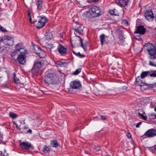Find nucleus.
Segmentation results:
<instances>
[{"mask_svg": "<svg viewBox=\"0 0 156 156\" xmlns=\"http://www.w3.org/2000/svg\"><path fill=\"white\" fill-rule=\"evenodd\" d=\"M27 13L28 16L29 17H31V15H30V12L29 11H27Z\"/></svg>", "mask_w": 156, "mask_h": 156, "instance_id": "52", "label": "nucleus"}, {"mask_svg": "<svg viewBox=\"0 0 156 156\" xmlns=\"http://www.w3.org/2000/svg\"><path fill=\"white\" fill-rule=\"evenodd\" d=\"M70 86L73 89H77L81 87V85L80 81L74 80L71 82Z\"/></svg>", "mask_w": 156, "mask_h": 156, "instance_id": "11", "label": "nucleus"}, {"mask_svg": "<svg viewBox=\"0 0 156 156\" xmlns=\"http://www.w3.org/2000/svg\"><path fill=\"white\" fill-rule=\"evenodd\" d=\"M100 116V117L101 118V119H102V120H107V117H105V116L104 115H101Z\"/></svg>", "mask_w": 156, "mask_h": 156, "instance_id": "43", "label": "nucleus"}, {"mask_svg": "<svg viewBox=\"0 0 156 156\" xmlns=\"http://www.w3.org/2000/svg\"><path fill=\"white\" fill-rule=\"evenodd\" d=\"M110 13L112 15L118 16V14L117 12V10L115 9L111 10L110 11Z\"/></svg>", "mask_w": 156, "mask_h": 156, "instance_id": "31", "label": "nucleus"}, {"mask_svg": "<svg viewBox=\"0 0 156 156\" xmlns=\"http://www.w3.org/2000/svg\"><path fill=\"white\" fill-rule=\"evenodd\" d=\"M154 110L156 112V107L155 108H154Z\"/></svg>", "mask_w": 156, "mask_h": 156, "instance_id": "57", "label": "nucleus"}, {"mask_svg": "<svg viewBox=\"0 0 156 156\" xmlns=\"http://www.w3.org/2000/svg\"><path fill=\"white\" fill-rule=\"evenodd\" d=\"M76 40L70 39V42L72 46H73V43L75 44L76 43Z\"/></svg>", "mask_w": 156, "mask_h": 156, "instance_id": "47", "label": "nucleus"}, {"mask_svg": "<svg viewBox=\"0 0 156 156\" xmlns=\"http://www.w3.org/2000/svg\"><path fill=\"white\" fill-rule=\"evenodd\" d=\"M141 117L144 120L146 121L147 120V116H144V115H142Z\"/></svg>", "mask_w": 156, "mask_h": 156, "instance_id": "50", "label": "nucleus"}, {"mask_svg": "<svg viewBox=\"0 0 156 156\" xmlns=\"http://www.w3.org/2000/svg\"><path fill=\"white\" fill-rule=\"evenodd\" d=\"M155 47H156V43H155Z\"/></svg>", "mask_w": 156, "mask_h": 156, "instance_id": "58", "label": "nucleus"}, {"mask_svg": "<svg viewBox=\"0 0 156 156\" xmlns=\"http://www.w3.org/2000/svg\"><path fill=\"white\" fill-rule=\"evenodd\" d=\"M47 18L44 16H38L34 19L33 23L35 27L38 29L43 27L47 22Z\"/></svg>", "mask_w": 156, "mask_h": 156, "instance_id": "2", "label": "nucleus"}, {"mask_svg": "<svg viewBox=\"0 0 156 156\" xmlns=\"http://www.w3.org/2000/svg\"><path fill=\"white\" fill-rule=\"evenodd\" d=\"M18 51L16 50L12 52L11 54V55L12 58H14V59L15 58V56L17 55Z\"/></svg>", "mask_w": 156, "mask_h": 156, "instance_id": "32", "label": "nucleus"}, {"mask_svg": "<svg viewBox=\"0 0 156 156\" xmlns=\"http://www.w3.org/2000/svg\"><path fill=\"white\" fill-rule=\"evenodd\" d=\"M50 71L49 70L46 72L45 73V76L55 80V75L54 73L50 72Z\"/></svg>", "mask_w": 156, "mask_h": 156, "instance_id": "20", "label": "nucleus"}, {"mask_svg": "<svg viewBox=\"0 0 156 156\" xmlns=\"http://www.w3.org/2000/svg\"><path fill=\"white\" fill-rule=\"evenodd\" d=\"M156 136V129H151L148 130L142 136L144 138L152 137Z\"/></svg>", "mask_w": 156, "mask_h": 156, "instance_id": "6", "label": "nucleus"}, {"mask_svg": "<svg viewBox=\"0 0 156 156\" xmlns=\"http://www.w3.org/2000/svg\"><path fill=\"white\" fill-rule=\"evenodd\" d=\"M57 49L59 52L62 55H64L67 54V48L61 44H59Z\"/></svg>", "mask_w": 156, "mask_h": 156, "instance_id": "13", "label": "nucleus"}, {"mask_svg": "<svg viewBox=\"0 0 156 156\" xmlns=\"http://www.w3.org/2000/svg\"><path fill=\"white\" fill-rule=\"evenodd\" d=\"M149 71V76L151 77H156V70L154 71L150 70Z\"/></svg>", "mask_w": 156, "mask_h": 156, "instance_id": "29", "label": "nucleus"}, {"mask_svg": "<svg viewBox=\"0 0 156 156\" xmlns=\"http://www.w3.org/2000/svg\"><path fill=\"white\" fill-rule=\"evenodd\" d=\"M146 18L149 21H152L154 20V16L152 10H146L144 13Z\"/></svg>", "mask_w": 156, "mask_h": 156, "instance_id": "9", "label": "nucleus"}, {"mask_svg": "<svg viewBox=\"0 0 156 156\" xmlns=\"http://www.w3.org/2000/svg\"><path fill=\"white\" fill-rule=\"evenodd\" d=\"M94 149L97 151H99L101 150V148L100 147L97 146L96 145L94 146Z\"/></svg>", "mask_w": 156, "mask_h": 156, "instance_id": "44", "label": "nucleus"}, {"mask_svg": "<svg viewBox=\"0 0 156 156\" xmlns=\"http://www.w3.org/2000/svg\"><path fill=\"white\" fill-rule=\"evenodd\" d=\"M43 1L41 0H38L36 3L37 5V9L40 11L42 8Z\"/></svg>", "mask_w": 156, "mask_h": 156, "instance_id": "25", "label": "nucleus"}, {"mask_svg": "<svg viewBox=\"0 0 156 156\" xmlns=\"http://www.w3.org/2000/svg\"><path fill=\"white\" fill-rule=\"evenodd\" d=\"M3 134L0 131V141L2 140L3 139Z\"/></svg>", "mask_w": 156, "mask_h": 156, "instance_id": "46", "label": "nucleus"}, {"mask_svg": "<svg viewBox=\"0 0 156 156\" xmlns=\"http://www.w3.org/2000/svg\"><path fill=\"white\" fill-rule=\"evenodd\" d=\"M2 143V142H0V144H1Z\"/></svg>", "mask_w": 156, "mask_h": 156, "instance_id": "60", "label": "nucleus"}, {"mask_svg": "<svg viewBox=\"0 0 156 156\" xmlns=\"http://www.w3.org/2000/svg\"><path fill=\"white\" fill-rule=\"evenodd\" d=\"M21 53L19 55V56L17 58V59L19 63L22 65H24L26 63V52L23 51L22 53L21 51L20 52Z\"/></svg>", "mask_w": 156, "mask_h": 156, "instance_id": "10", "label": "nucleus"}, {"mask_svg": "<svg viewBox=\"0 0 156 156\" xmlns=\"http://www.w3.org/2000/svg\"><path fill=\"white\" fill-rule=\"evenodd\" d=\"M77 56L83 58L85 57V55L83 54H81L80 52L77 53Z\"/></svg>", "mask_w": 156, "mask_h": 156, "instance_id": "41", "label": "nucleus"}, {"mask_svg": "<svg viewBox=\"0 0 156 156\" xmlns=\"http://www.w3.org/2000/svg\"><path fill=\"white\" fill-rule=\"evenodd\" d=\"M20 147L23 150H27L30 149H34V147L30 143L23 141L20 143Z\"/></svg>", "mask_w": 156, "mask_h": 156, "instance_id": "7", "label": "nucleus"}, {"mask_svg": "<svg viewBox=\"0 0 156 156\" xmlns=\"http://www.w3.org/2000/svg\"><path fill=\"white\" fill-rule=\"evenodd\" d=\"M34 52L36 54H39L41 52L42 53L44 52V50L41 48L38 45H35L34 46V49H33Z\"/></svg>", "mask_w": 156, "mask_h": 156, "instance_id": "18", "label": "nucleus"}, {"mask_svg": "<svg viewBox=\"0 0 156 156\" xmlns=\"http://www.w3.org/2000/svg\"><path fill=\"white\" fill-rule=\"evenodd\" d=\"M106 37L105 35L104 34H101L100 36L101 44L102 46L103 45L104 42L105 41V38Z\"/></svg>", "mask_w": 156, "mask_h": 156, "instance_id": "27", "label": "nucleus"}, {"mask_svg": "<svg viewBox=\"0 0 156 156\" xmlns=\"http://www.w3.org/2000/svg\"><path fill=\"white\" fill-rule=\"evenodd\" d=\"M81 69L80 68L76 70L73 73V74L74 75H77L81 71Z\"/></svg>", "mask_w": 156, "mask_h": 156, "instance_id": "37", "label": "nucleus"}, {"mask_svg": "<svg viewBox=\"0 0 156 156\" xmlns=\"http://www.w3.org/2000/svg\"><path fill=\"white\" fill-rule=\"evenodd\" d=\"M149 71H143L141 73L140 76L141 78V79H144L147 76H149Z\"/></svg>", "mask_w": 156, "mask_h": 156, "instance_id": "26", "label": "nucleus"}, {"mask_svg": "<svg viewBox=\"0 0 156 156\" xmlns=\"http://www.w3.org/2000/svg\"><path fill=\"white\" fill-rule=\"evenodd\" d=\"M8 155V154L7 153L5 149L4 150L3 153L2 151H0V156H7Z\"/></svg>", "mask_w": 156, "mask_h": 156, "instance_id": "33", "label": "nucleus"}, {"mask_svg": "<svg viewBox=\"0 0 156 156\" xmlns=\"http://www.w3.org/2000/svg\"><path fill=\"white\" fill-rule=\"evenodd\" d=\"M126 136L129 139H130L131 138V136L130 133L129 132H128L126 133Z\"/></svg>", "mask_w": 156, "mask_h": 156, "instance_id": "45", "label": "nucleus"}, {"mask_svg": "<svg viewBox=\"0 0 156 156\" xmlns=\"http://www.w3.org/2000/svg\"><path fill=\"white\" fill-rule=\"evenodd\" d=\"M72 29L74 30V34L75 35V36L77 34L79 35H82L83 33V27L80 24L75 23L73 25Z\"/></svg>", "mask_w": 156, "mask_h": 156, "instance_id": "5", "label": "nucleus"}, {"mask_svg": "<svg viewBox=\"0 0 156 156\" xmlns=\"http://www.w3.org/2000/svg\"><path fill=\"white\" fill-rule=\"evenodd\" d=\"M149 65L151 66H154L156 67V61L152 62L150 61H149Z\"/></svg>", "mask_w": 156, "mask_h": 156, "instance_id": "38", "label": "nucleus"}, {"mask_svg": "<svg viewBox=\"0 0 156 156\" xmlns=\"http://www.w3.org/2000/svg\"><path fill=\"white\" fill-rule=\"evenodd\" d=\"M0 30L2 32H5L7 31L4 28L2 27V26L0 25Z\"/></svg>", "mask_w": 156, "mask_h": 156, "instance_id": "42", "label": "nucleus"}, {"mask_svg": "<svg viewBox=\"0 0 156 156\" xmlns=\"http://www.w3.org/2000/svg\"><path fill=\"white\" fill-rule=\"evenodd\" d=\"M1 8L0 7V12H1Z\"/></svg>", "mask_w": 156, "mask_h": 156, "instance_id": "59", "label": "nucleus"}, {"mask_svg": "<svg viewBox=\"0 0 156 156\" xmlns=\"http://www.w3.org/2000/svg\"><path fill=\"white\" fill-rule=\"evenodd\" d=\"M73 53L76 55L77 56V53H76L74 51H73Z\"/></svg>", "mask_w": 156, "mask_h": 156, "instance_id": "54", "label": "nucleus"}, {"mask_svg": "<svg viewBox=\"0 0 156 156\" xmlns=\"http://www.w3.org/2000/svg\"><path fill=\"white\" fill-rule=\"evenodd\" d=\"M117 4L121 7H124L127 5L129 0H115Z\"/></svg>", "mask_w": 156, "mask_h": 156, "instance_id": "16", "label": "nucleus"}, {"mask_svg": "<svg viewBox=\"0 0 156 156\" xmlns=\"http://www.w3.org/2000/svg\"><path fill=\"white\" fill-rule=\"evenodd\" d=\"M44 81L45 84L47 85H49L50 84H56L55 80L45 76Z\"/></svg>", "mask_w": 156, "mask_h": 156, "instance_id": "17", "label": "nucleus"}, {"mask_svg": "<svg viewBox=\"0 0 156 156\" xmlns=\"http://www.w3.org/2000/svg\"><path fill=\"white\" fill-rule=\"evenodd\" d=\"M39 55L41 58H44L46 56V55L44 50L43 53L42 52H41L40 54H39Z\"/></svg>", "mask_w": 156, "mask_h": 156, "instance_id": "36", "label": "nucleus"}, {"mask_svg": "<svg viewBox=\"0 0 156 156\" xmlns=\"http://www.w3.org/2000/svg\"><path fill=\"white\" fill-rule=\"evenodd\" d=\"M138 114L139 115H140V116L142 117V115H143V114H141L140 113V112H139L138 113Z\"/></svg>", "mask_w": 156, "mask_h": 156, "instance_id": "55", "label": "nucleus"}, {"mask_svg": "<svg viewBox=\"0 0 156 156\" xmlns=\"http://www.w3.org/2000/svg\"><path fill=\"white\" fill-rule=\"evenodd\" d=\"M141 123H142L141 122H140L138 123H137V124H136V127L137 128L139 127H140V126L141 125Z\"/></svg>", "mask_w": 156, "mask_h": 156, "instance_id": "49", "label": "nucleus"}, {"mask_svg": "<svg viewBox=\"0 0 156 156\" xmlns=\"http://www.w3.org/2000/svg\"><path fill=\"white\" fill-rule=\"evenodd\" d=\"M127 87L124 86L121 88V91L122 92H125L126 91Z\"/></svg>", "mask_w": 156, "mask_h": 156, "instance_id": "40", "label": "nucleus"}, {"mask_svg": "<svg viewBox=\"0 0 156 156\" xmlns=\"http://www.w3.org/2000/svg\"><path fill=\"white\" fill-rule=\"evenodd\" d=\"M1 41L6 45L12 46L13 44V39L8 36L7 37L4 39H2Z\"/></svg>", "mask_w": 156, "mask_h": 156, "instance_id": "12", "label": "nucleus"}, {"mask_svg": "<svg viewBox=\"0 0 156 156\" xmlns=\"http://www.w3.org/2000/svg\"><path fill=\"white\" fill-rule=\"evenodd\" d=\"M16 48L17 51H20L21 49L24 50L25 51L26 50L24 49V47L23 44V43L21 42L18 43L16 46Z\"/></svg>", "mask_w": 156, "mask_h": 156, "instance_id": "22", "label": "nucleus"}, {"mask_svg": "<svg viewBox=\"0 0 156 156\" xmlns=\"http://www.w3.org/2000/svg\"><path fill=\"white\" fill-rule=\"evenodd\" d=\"M123 22L124 23H125L126 25H128V22L126 20H123Z\"/></svg>", "mask_w": 156, "mask_h": 156, "instance_id": "51", "label": "nucleus"}, {"mask_svg": "<svg viewBox=\"0 0 156 156\" xmlns=\"http://www.w3.org/2000/svg\"><path fill=\"white\" fill-rule=\"evenodd\" d=\"M29 20H30V22L31 23H33V22H32V18H31V17H30Z\"/></svg>", "mask_w": 156, "mask_h": 156, "instance_id": "53", "label": "nucleus"}, {"mask_svg": "<svg viewBox=\"0 0 156 156\" xmlns=\"http://www.w3.org/2000/svg\"><path fill=\"white\" fill-rule=\"evenodd\" d=\"M99 0H94L93 1L94 2H98Z\"/></svg>", "mask_w": 156, "mask_h": 156, "instance_id": "56", "label": "nucleus"}, {"mask_svg": "<svg viewBox=\"0 0 156 156\" xmlns=\"http://www.w3.org/2000/svg\"><path fill=\"white\" fill-rule=\"evenodd\" d=\"M148 118L149 120L154 121L155 123H156V114L152 113L148 115Z\"/></svg>", "mask_w": 156, "mask_h": 156, "instance_id": "23", "label": "nucleus"}, {"mask_svg": "<svg viewBox=\"0 0 156 156\" xmlns=\"http://www.w3.org/2000/svg\"><path fill=\"white\" fill-rule=\"evenodd\" d=\"M41 62L37 60L35 61L34 66L31 69L33 73L34 74L37 73L39 71V69L41 67Z\"/></svg>", "mask_w": 156, "mask_h": 156, "instance_id": "8", "label": "nucleus"}, {"mask_svg": "<svg viewBox=\"0 0 156 156\" xmlns=\"http://www.w3.org/2000/svg\"><path fill=\"white\" fill-rule=\"evenodd\" d=\"M146 49L150 55V59L151 60L156 59V49L153 45L150 43L145 44Z\"/></svg>", "mask_w": 156, "mask_h": 156, "instance_id": "3", "label": "nucleus"}, {"mask_svg": "<svg viewBox=\"0 0 156 156\" xmlns=\"http://www.w3.org/2000/svg\"><path fill=\"white\" fill-rule=\"evenodd\" d=\"M14 82L17 83H19L20 82V80L19 79L16 77V74L14 73Z\"/></svg>", "mask_w": 156, "mask_h": 156, "instance_id": "35", "label": "nucleus"}, {"mask_svg": "<svg viewBox=\"0 0 156 156\" xmlns=\"http://www.w3.org/2000/svg\"><path fill=\"white\" fill-rule=\"evenodd\" d=\"M49 150V149L48 147L45 145L44 146V148L43 150V152L44 153H48Z\"/></svg>", "mask_w": 156, "mask_h": 156, "instance_id": "34", "label": "nucleus"}, {"mask_svg": "<svg viewBox=\"0 0 156 156\" xmlns=\"http://www.w3.org/2000/svg\"><path fill=\"white\" fill-rule=\"evenodd\" d=\"M53 35L51 32L48 31H46L44 36L46 40L49 41L52 38Z\"/></svg>", "mask_w": 156, "mask_h": 156, "instance_id": "21", "label": "nucleus"}, {"mask_svg": "<svg viewBox=\"0 0 156 156\" xmlns=\"http://www.w3.org/2000/svg\"><path fill=\"white\" fill-rule=\"evenodd\" d=\"M150 148H152L151 150L153 153H154L156 152V144L153 147H150Z\"/></svg>", "mask_w": 156, "mask_h": 156, "instance_id": "39", "label": "nucleus"}, {"mask_svg": "<svg viewBox=\"0 0 156 156\" xmlns=\"http://www.w3.org/2000/svg\"><path fill=\"white\" fill-rule=\"evenodd\" d=\"M87 14L89 18H93L101 16L102 12L99 7L94 5L91 7L87 11Z\"/></svg>", "mask_w": 156, "mask_h": 156, "instance_id": "1", "label": "nucleus"}, {"mask_svg": "<svg viewBox=\"0 0 156 156\" xmlns=\"http://www.w3.org/2000/svg\"><path fill=\"white\" fill-rule=\"evenodd\" d=\"M16 125V127L17 129L20 131V133H25L27 134L26 130H27L28 127L27 126L24 125L22 128L20 127L21 125H20L19 126L17 124L14 122V124Z\"/></svg>", "mask_w": 156, "mask_h": 156, "instance_id": "14", "label": "nucleus"}, {"mask_svg": "<svg viewBox=\"0 0 156 156\" xmlns=\"http://www.w3.org/2000/svg\"><path fill=\"white\" fill-rule=\"evenodd\" d=\"M141 78L140 76H138L136 79V84L138 86H140L141 88H142V87L144 86L148 87H149L151 88H153L154 87H156V84H147L143 82L142 80H141Z\"/></svg>", "mask_w": 156, "mask_h": 156, "instance_id": "4", "label": "nucleus"}, {"mask_svg": "<svg viewBox=\"0 0 156 156\" xmlns=\"http://www.w3.org/2000/svg\"><path fill=\"white\" fill-rule=\"evenodd\" d=\"M69 62H62L61 61H57L55 62L57 66L60 67H64L68 65Z\"/></svg>", "mask_w": 156, "mask_h": 156, "instance_id": "19", "label": "nucleus"}, {"mask_svg": "<svg viewBox=\"0 0 156 156\" xmlns=\"http://www.w3.org/2000/svg\"><path fill=\"white\" fill-rule=\"evenodd\" d=\"M9 115L10 117L12 119H16L18 116V115L17 114L11 112H9Z\"/></svg>", "mask_w": 156, "mask_h": 156, "instance_id": "30", "label": "nucleus"}, {"mask_svg": "<svg viewBox=\"0 0 156 156\" xmlns=\"http://www.w3.org/2000/svg\"><path fill=\"white\" fill-rule=\"evenodd\" d=\"M146 31V29L143 26H139L137 27V28L135 32V33L140 34H144Z\"/></svg>", "mask_w": 156, "mask_h": 156, "instance_id": "15", "label": "nucleus"}, {"mask_svg": "<svg viewBox=\"0 0 156 156\" xmlns=\"http://www.w3.org/2000/svg\"><path fill=\"white\" fill-rule=\"evenodd\" d=\"M76 37H78L79 38V41H80L81 44V46L83 48L84 50L86 51H87V45L86 44H83V40L82 38L79 36H76Z\"/></svg>", "mask_w": 156, "mask_h": 156, "instance_id": "24", "label": "nucleus"}, {"mask_svg": "<svg viewBox=\"0 0 156 156\" xmlns=\"http://www.w3.org/2000/svg\"><path fill=\"white\" fill-rule=\"evenodd\" d=\"M51 144L53 147H57L58 146V144L56 140L51 141Z\"/></svg>", "mask_w": 156, "mask_h": 156, "instance_id": "28", "label": "nucleus"}, {"mask_svg": "<svg viewBox=\"0 0 156 156\" xmlns=\"http://www.w3.org/2000/svg\"><path fill=\"white\" fill-rule=\"evenodd\" d=\"M27 132V133H30V134H32V130L31 129H29L28 130L26 131Z\"/></svg>", "mask_w": 156, "mask_h": 156, "instance_id": "48", "label": "nucleus"}]
</instances>
